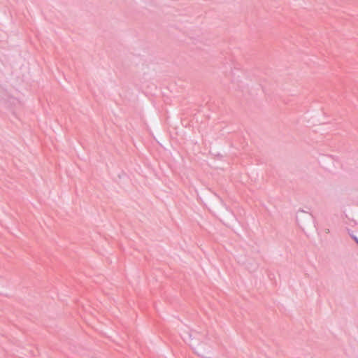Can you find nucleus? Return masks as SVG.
<instances>
[{
	"label": "nucleus",
	"mask_w": 358,
	"mask_h": 358,
	"mask_svg": "<svg viewBox=\"0 0 358 358\" xmlns=\"http://www.w3.org/2000/svg\"><path fill=\"white\" fill-rule=\"evenodd\" d=\"M351 237L355 240V241L358 244V238L355 236L352 235Z\"/></svg>",
	"instance_id": "obj_1"
}]
</instances>
